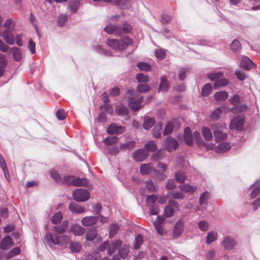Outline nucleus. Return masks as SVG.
Segmentation results:
<instances>
[{
    "label": "nucleus",
    "instance_id": "40",
    "mask_svg": "<svg viewBox=\"0 0 260 260\" xmlns=\"http://www.w3.org/2000/svg\"><path fill=\"white\" fill-rule=\"evenodd\" d=\"M231 49L235 53H239L241 49V46L239 41L237 40H234L231 45Z\"/></svg>",
    "mask_w": 260,
    "mask_h": 260
},
{
    "label": "nucleus",
    "instance_id": "50",
    "mask_svg": "<svg viewBox=\"0 0 260 260\" xmlns=\"http://www.w3.org/2000/svg\"><path fill=\"white\" fill-rule=\"evenodd\" d=\"M50 175L53 179L56 182L60 183L62 181V179L60 177V175L55 170L50 171Z\"/></svg>",
    "mask_w": 260,
    "mask_h": 260
},
{
    "label": "nucleus",
    "instance_id": "14",
    "mask_svg": "<svg viewBox=\"0 0 260 260\" xmlns=\"http://www.w3.org/2000/svg\"><path fill=\"white\" fill-rule=\"evenodd\" d=\"M70 231L75 236H81L84 235L85 232V228L81 226V225L75 224L72 225L70 228Z\"/></svg>",
    "mask_w": 260,
    "mask_h": 260
},
{
    "label": "nucleus",
    "instance_id": "19",
    "mask_svg": "<svg viewBox=\"0 0 260 260\" xmlns=\"http://www.w3.org/2000/svg\"><path fill=\"white\" fill-rule=\"evenodd\" d=\"M45 239L48 241H51L54 244H61V241H60V236L57 235H53L50 233H47L45 236Z\"/></svg>",
    "mask_w": 260,
    "mask_h": 260
},
{
    "label": "nucleus",
    "instance_id": "55",
    "mask_svg": "<svg viewBox=\"0 0 260 260\" xmlns=\"http://www.w3.org/2000/svg\"><path fill=\"white\" fill-rule=\"evenodd\" d=\"M174 125L172 122H168L166 124L164 131V135H168L170 134L173 130Z\"/></svg>",
    "mask_w": 260,
    "mask_h": 260
},
{
    "label": "nucleus",
    "instance_id": "52",
    "mask_svg": "<svg viewBox=\"0 0 260 260\" xmlns=\"http://www.w3.org/2000/svg\"><path fill=\"white\" fill-rule=\"evenodd\" d=\"M116 112L119 115H126L128 113V111L126 107L120 105L117 107Z\"/></svg>",
    "mask_w": 260,
    "mask_h": 260
},
{
    "label": "nucleus",
    "instance_id": "2",
    "mask_svg": "<svg viewBox=\"0 0 260 260\" xmlns=\"http://www.w3.org/2000/svg\"><path fill=\"white\" fill-rule=\"evenodd\" d=\"M127 93L131 95L128 96V105L129 108L135 111L140 109L141 107V104L143 101V97L137 96L136 92L133 90H127Z\"/></svg>",
    "mask_w": 260,
    "mask_h": 260
},
{
    "label": "nucleus",
    "instance_id": "20",
    "mask_svg": "<svg viewBox=\"0 0 260 260\" xmlns=\"http://www.w3.org/2000/svg\"><path fill=\"white\" fill-rule=\"evenodd\" d=\"M216 142H220L225 140L228 137V135L223 133L221 130L216 129L213 132Z\"/></svg>",
    "mask_w": 260,
    "mask_h": 260
},
{
    "label": "nucleus",
    "instance_id": "18",
    "mask_svg": "<svg viewBox=\"0 0 260 260\" xmlns=\"http://www.w3.org/2000/svg\"><path fill=\"white\" fill-rule=\"evenodd\" d=\"M13 245V242L12 239L10 236H7L3 238L0 244V247L3 249H8Z\"/></svg>",
    "mask_w": 260,
    "mask_h": 260
},
{
    "label": "nucleus",
    "instance_id": "15",
    "mask_svg": "<svg viewBox=\"0 0 260 260\" xmlns=\"http://www.w3.org/2000/svg\"><path fill=\"white\" fill-rule=\"evenodd\" d=\"M183 223L179 221H178L175 225L173 230V236L174 238H178L179 237L182 233L183 231Z\"/></svg>",
    "mask_w": 260,
    "mask_h": 260
},
{
    "label": "nucleus",
    "instance_id": "46",
    "mask_svg": "<svg viewBox=\"0 0 260 260\" xmlns=\"http://www.w3.org/2000/svg\"><path fill=\"white\" fill-rule=\"evenodd\" d=\"M118 141V138L115 136L108 137L104 140V142L107 145H111Z\"/></svg>",
    "mask_w": 260,
    "mask_h": 260
},
{
    "label": "nucleus",
    "instance_id": "37",
    "mask_svg": "<svg viewBox=\"0 0 260 260\" xmlns=\"http://www.w3.org/2000/svg\"><path fill=\"white\" fill-rule=\"evenodd\" d=\"M144 148L147 152H154L157 149V146L154 141H150L145 145Z\"/></svg>",
    "mask_w": 260,
    "mask_h": 260
},
{
    "label": "nucleus",
    "instance_id": "22",
    "mask_svg": "<svg viewBox=\"0 0 260 260\" xmlns=\"http://www.w3.org/2000/svg\"><path fill=\"white\" fill-rule=\"evenodd\" d=\"M179 188L181 191L188 192L191 194H193L197 189L196 186L191 185L188 184L180 185H179Z\"/></svg>",
    "mask_w": 260,
    "mask_h": 260
},
{
    "label": "nucleus",
    "instance_id": "43",
    "mask_svg": "<svg viewBox=\"0 0 260 260\" xmlns=\"http://www.w3.org/2000/svg\"><path fill=\"white\" fill-rule=\"evenodd\" d=\"M175 179L178 183H183L186 179V176L183 172H178L175 175Z\"/></svg>",
    "mask_w": 260,
    "mask_h": 260
},
{
    "label": "nucleus",
    "instance_id": "32",
    "mask_svg": "<svg viewBox=\"0 0 260 260\" xmlns=\"http://www.w3.org/2000/svg\"><path fill=\"white\" fill-rule=\"evenodd\" d=\"M202 133L205 140L210 141L212 139V133L208 127H203L202 129Z\"/></svg>",
    "mask_w": 260,
    "mask_h": 260
},
{
    "label": "nucleus",
    "instance_id": "30",
    "mask_svg": "<svg viewBox=\"0 0 260 260\" xmlns=\"http://www.w3.org/2000/svg\"><path fill=\"white\" fill-rule=\"evenodd\" d=\"M72 185L74 186H84L87 184L88 180L86 178H75L73 176L72 179Z\"/></svg>",
    "mask_w": 260,
    "mask_h": 260
},
{
    "label": "nucleus",
    "instance_id": "16",
    "mask_svg": "<svg viewBox=\"0 0 260 260\" xmlns=\"http://www.w3.org/2000/svg\"><path fill=\"white\" fill-rule=\"evenodd\" d=\"M170 84L166 76H163L160 78V83L158 89L159 91L166 92L169 88Z\"/></svg>",
    "mask_w": 260,
    "mask_h": 260
},
{
    "label": "nucleus",
    "instance_id": "5",
    "mask_svg": "<svg viewBox=\"0 0 260 260\" xmlns=\"http://www.w3.org/2000/svg\"><path fill=\"white\" fill-rule=\"evenodd\" d=\"M149 156V153L143 149H138L133 154V158L137 161H142Z\"/></svg>",
    "mask_w": 260,
    "mask_h": 260
},
{
    "label": "nucleus",
    "instance_id": "29",
    "mask_svg": "<svg viewBox=\"0 0 260 260\" xmlns=\"http://www.w3.org/2000/svg\"><path fill=\"white\" fill-rule=\"evenodd\" d=\"M97 230L95 229H90L85 234L86 240L89 241H93L97 236Z\"/></svg>",
    "mask_w": 260,
    "mask_h": 260
},
{
    "label": "nucleus",
    "instance_id": "4",
    "mask_svg": "<svg viewBox=\"0 0 260 260\" xmlns=\"http://www.w3.org/2000/svg\"><path fill=\"white\" fill-rule=\"evenodd\" d=\"M244 119L243 117L238 116L232 119L230 127L231 129H235L237 131H241L243 128Z\"/></svg>",
    "mask_w": 260,
    "mask_h": 260
},
{
    "label": "nucleus",
    "instance_id": "45",
    "mask_svg": "<svg viewBox=\"0 0 260 260\" xmlns=\"http://www.w3.org/2000/svg\"><path fill=\"white\" fill-rule=\"evenodd\" d=\"M222 110L220 108H216L210 115V118L213 120H217L221 114Z\"/></svg>",
    "mask_w": 260,
    "mask_h": 260
},
{
    "label": "nucleus",
    "instance_id": "53",
    "mask_svg": "<svg viewBox=\"0 0 260 260\" xmlns=\"http://www.w3.org/2000/svg\"><path fill=\"white\" fill-rule=\"evenodd\" d=\"M174 212V209L170 205H167L164 210V213L167 217L173 216Z\"/></svg>",
    "mask_w": 260,
    "mask_h": 260
},
{
    "label": "nucleus",
    "instance_id": "28",
    "mask_svg": "<svg viewBox=\"0 0 260 260\" xmlns=\"http://www.w3.org/2000/svg\"><path fill=\"white\" fill-rule=\"evenodd\" d=\"M153 170L151 164H142L140 166V171L142 175L149 174Z\"/></svg>",
    "mask_w": 260,
    "mask_h": 260
},
{
    "label": "nucleus",
    "instance_id": "35",
    "mask_svg": "<svg viewBox=\"0 0 260 260\" xmlns=\"http://www.w3.org/2000/svg\"><path fill=\"white\" fill-rule=\"evenodd\" d=\"M70 248L72 252H79L81 249V245L80 243L72 241L70 244Z\"/></svg>",
    "mask_w": 260,
    "mask_h": 260
},
{
    "label": "nucleus",
    "instance_id": "41",
    "mask_svg": "<svg viewBox=\"0 0 260 260\" xmlns=\"http://www.w3.org/2000/svg\"><path fill=\"white\" fill-rule=\"evenodd\" d=\"M217 233L215 232H210L206 238V243L208 244L215 241L217 238Z\"/></svg>",
    "mask_w": 260,
    "mask_h": 260
},
{
    "label": "nucleus",
    "instance_id": "42",
    "mask_svg": "<svg viewBox=\"0 0 260 260\" xmlns=\"http://www.w3.org/2000/svg\"><path fill=\"white\" fill-rule=\"evenodd\" d=\"M212 87L211 84L207 83L204 85L202 90V94L204 96H208L211 92Z\"/></svg>",
    "mask_w": 260,
    "mask_h": 260
},
{
    "label": "nucleus",
    "instance_id": "10",
    "mask_svg": "<svg viewBox=\"0 0 260 260\" xmlns=\"http://www.w3.org/2000/svg\"><path fill=\"white\" fill-rule=\"evenodd\" d=\"M136 142L134 141H131L127 143H121L119 145V147H115L114 150L115 153H118L120 150L126 151L127 150H131L135 147Z\"/></svg>",
    "mask_w": 260,
    "mask_h": 260
},
{
    "label": "nucleus",
    "instance_id": "60",
    "mask_svg": "<svg viewBox=\"0 0 260 260\" xmlns=\"http://www.w3.org/2000/svg\"><path fill=\"white\" fill-rule=\"evenodd\" d=\"M119 229V226L116 224L111 225L110 228V234L109 236L112 238L117 233Z\"/></svg>",
    "mask_w": 260,
    "mask_h": 260
},
{
    "label": "nucleus",
    "instance_id": "38",
    "mask_svg": "<svg viewBox=\"0 0 260 260\" xmlns=\"http://www.w3.org/2000/svg\"><path fill=\"white\" fill-rule=\"evenodd\" d=\"M62 219V215L61 212L55 213L51 217V221L53 224H56L59 223Z\"/></svg>",
    "mask_w": 260,
    "mask_h": 260
},
{
    "label": "nucleus",
    "instance_id": "21",
    "mask_svg": "<svg viewBox=\"0 0 260 260\" xmlns=\"http://www.w3.org/2000/svg\"><path fill=\"white\" fill-rule=\"evenodd\" d=\"M69 209L72 212L76 213H82L85 212V209L75 203H71L69 205Z\"/></svg>",
    "mask_w": 260,
    "mask_h": 260
},
{
    "label": "nucleus",
    "instance_id": "63",
    "mask_svg": "<svg viewBox=\"0 0 260 260\" xmlns=\"http://www.w3.org/2000/svg\"><path fill=\"white\" fill-rule=\"evenodd\" d=\"M73 179V176H66L62 179L61 183L66 184L68 185H72V179Z\"/></svg>",
    "mask_w": 260,
    "mask_h": 260
},
{
    "label": "nucleus",
    "instance_id": "1",
    "mask_svg": "<svg viewBox=\"0 0 260 260\" xmlns=\"http://www.w3.org/2000/svg\"><path fill=\"white\" fill-rule=\"evenodd\" d=\"M106 43L108 46L113 49L122 50L127 46L132 45L133 41L129 37H126L120 40L108 39Z\"/></svg>",
    "mask_w": 260,
    "mask_h": 260
},
{
    "label": "nucleus",
    "instance_id": "34",
    "mask_svg": "<svg viewBox=\"0 0 260 260\" xmlns=\"http://www.w3.org/2000/svg\"><path fill=\"white\" fill-rule=\"evenodd\" d=\"M12 53L15 61H19L22 58V54L19 48L13 47L12 48Z\"/></svg>",
    "mask_w": 260,
    "mask_h": 260
},
{
    "label": "nucleus",
    "instance_id": "51",
    "mask_svg": "<svg viewBox=\"0 0 260 260\" xmlns=\"http://www.w3.org/2000/svg\"><path fill=\"white\" fill-rule=\"evenodd\" d=\"M137 67L141 70L149 71L151 70V66L147 63L141 62L137 64Z\"/></svg>",
    "mask_w": 260,
    "mask_h": 260
},
{
    "label": "nucleus",
    "instance_id": "57",
    "mask_svg": "<svg viewBox=\"0 0 260 260\" xmlns=\"http://www.w3.org/2000/svg\"><path fill=\"white\" fill-rule=\"evenodd\" d=\"M136 78L139 82H147L149 80V78L147 76L141 73L137 74Z\"/></svg>",
    "mask_w": 260,
    "mask_h": 260
},
{
    "label": "nucleus",
    "instance_id": "64",
    "mask_svg": "<svg viewBox=\"0 0 260 260\" xmlns=\"http://www.w3.org/2000/svg\"><path fill=\"white\" fill-rule=\"evenodd\" d=\"M235 75L237 78L241 81L245 80L246 77V74L245 72L241 70L236 71L235 72Z\"/></svg>",
    "mask_w": 260,
    "mask_h": 260
},
{
    "label": "nucleus",
    "instance_id": "59",
    "mask_svg": "<svg viewBox=\"0 0 260 260\" xmlns=\"http://www.w3.org/2000/svg\"><path fill=\"white\" fill-rule=\"evenodd\" d=\"M209 192L207 191L204 192L200 196L199 199V203L201 205L205 203L208 200Z\"/></svg>",
    "mask_w": 260,
    "mask_h": 260
},
{
    "label": "nucleus",
    "instance_id": "39",
    "mask_svg": "<svg viewBox=\"0 0 260 260\" xmlns=\"http://www.w3.org/2000/svg\"><path fill=\"white\" fill-rule=\"evenodd\" d=\"M21 250L19 247H16L10 250L6 255V259L8 260L10 258L14 257L15 255H18L20 253Z\"/></svg>",
    "mask_w": 260,
    "mask_h": 260
},
{
    "label": "nucleus",
    "instance_id": "61",
    "mask_svg": "<svg viewBox=\"0 0 260 260\" xmlns=\"http://www.w3.org/2000/svg\"><path fill=\"white\" fill-rule=\"evenodd\" d=\"M198 227L202 231H207L209 228V224L207 222L203 220L199 222Z\"/></svg>",
    "mask_w": 260,
    "mask_h": 260
},
{
    "label": "nucleus",
    "instance_id": "56",
    "mask_svg": "<svg viewBox=\"0 0 260 260\" xmlns=\"http://www.w3.org/2000/svg\"><path fill=\"white\" fill-rule=\"evenodd\" d=\"M129 252V251L127 247H122L119 250L118 255L121 258H125L127 256Z\"/></svg>",
    "mask_w": 260,
    "mask_h": 260
},
{
    "label": "nucleus",
    "instance_id": "7",
    "mask_svg": "<svg viewBox=\"0 0 260 260\" xmlns=\"http://www.w3.org/2000/svg\"><path fill=\"white\" fill-rule=\"evenodd\" d=\"M222 245L225 249L231 250L237 245V242L232 237L226 236L223 238Z\"/></svg>",
    "mask_w": 260,
    "mask_h": 260
},
{
    "label": "nucleus",
    "instance_id": "49",
    "mask_svg": "<svg viewBox=\"0 0 260 260\" xmlns=\"http://www.w3.org/2000/svg\"><path fill=\"white\" fill-rule=\"evenodd\" d=\"M137 90L140 92H146L150 90V87L148 84H141L137 86Z\"/></svg>",
    "mask_w": 260,
    "mask_h": 260
},
{
    "label": "nucleus",
    "instance_id": "58",
    "mask_svg": "<svg viewBox=\"0 0 260 260\" xmlns=\"http://www.w3.org/2000/svg\"><path fill=\"white\" fill-rule=\"evenodd\" d=\"M161 124L160 125L157 124L154 128L153 130V135L154 137L156 138H159L161 136V134L160 131L161 130Z\"/></svg>",
    "mask_w": 260,
    "mask_h": 260
},
{
    "label": "nucleus",
    "instance_id": "36",
    "mask_svg": "<svg viewBox=\"0 0 260 260\" xmlns=\"http://www.w3.org/2000/svg\"><path fill=\"white\" fill-rule=\"evenodd\" d=\"M121 244L122 241L120 240L113 242L112 243V247H110L108 249V253L109 255H111L114 250L119 248L121 246Z\"/></svg>",
    "mask_w": 260,
    "mask_h": 260
},
{
    "label": "nucleus",
    "instance_id": "54",
    "mask_svg": "<svg viewBox=\"0 0 260 260\" xmlns=\"http://www.w3.org/2000/svg\"><path fill=\"white\" fill-rule=\"evenodd\" d=\"M80 3L79 1L71 2L69 4V7L70 10L73 12H76L79 6Z\"/></svg>",
    "mask_w": 260,
    "mask_h": 260
},
{
    "label": "nucleus",
    "instance_id": "27",
    "mask_svg": "<svg viewBox=\"0 0 260 260\" xmlns=\"http://www.w3.org/2000/svg\"><path fill=\"white\" fill-rule=\"evenodd\" d=\"M231 148L230 144L227 142L220 143L215 149V151L218 153L226 152Z\"/></svg>",
    "mask_w": 260,
    "mask_h": 260
},
{
    "label": "nucleus",
    "instance_id": "9",
    "mask_svg": "<svg viewBox=\"0 0 260 260\" xmlns=\"http://www.w3.org/2000/svg\"><path fill=\"white\" fill-rule=\"evenodd\" d=\"M119 26L109 23L105 28L104 30L108 34H114L121 37V31Z\"/></svg>",
    "mask_w": 260,
    "mask_h": 260
},
{
    "label": "nucleus",
    "instance_id": "47",
    "mask_svg": "<svg viewBox=\"0 0 260 260\" xmlns=\"http://www.w3.org/2000/svg\"><path fill=\"white\" fill-rule=\"evenodd\" d=\"M143 242V238L141 234H139L135 238L134 247L135 249H138Z\"/></svg>",
    "mask_w": 260,
    "mask_h": 260
},
{
    "label": "nucleus",
    "instance_id": "24",
    "mask_svg": "<svg viewBox=\"0 0 260 260\" xmlns=\"http://www.w3.org/2000/svg\"><path fill=\"white\" fill-rule=\"evenodd\" d=\"M120 30L121 31V36L125 34L131 33L133 30V27L130 23L125 22L122 24V26H119Z\"/></svg>",
    "mask_w": 260,
    "mask_h": 260
},
{
    "label": "nucleus",
    "instance_id": "25",
    "mask_svg": "<svg viewBox=\"0 0 260 260\" xmlns=\"http://www.w3.org/2000/svg\"><path fill=\"white\" fill-rule=\"evenodd\" d=\"M155 120L154 118L146 116L144 119L143 127L144 129H149L154 124Z\"/></svg>",
    "mask_w": 260,
    "mask_h": 260
},
{
    "label": "nucleus",
    "instance_id": "12",
    "mask_svg": "<svg viewBox=\"0 0 260 260\" xmlns=\"http://www.w3.org/2000/svg\"><path fill=\"white\" fill-rule=\"evenodd\" d=\"M125 128L121 126H118L116 124H110L107 129V133L109 134H120L124 133Z\"/></svg>",
    "mask_w": 260,
    "mask_h": 260
},
{
    "label": "nucleus",
    "instance_id": "8",
    "mask_svg": "<svg viewBox=\"0 0 260 260\" xmlns=\"http://www.w3.org/2000/svg\"><path fill=\"white\" fill-rule=\"evenodd\" d=\"M165 146L169 152L173 149H176L178 147V143L175 139L171 137H168L165 140Z\"/></svg>",
    "mask_w": 260,
    "mask_h": 260
},
{
    "label": "nucleus",
    "instance_id": "23",
    "mask_svg": "<svg viewBox=\"0 0 260 260\" xmlns=\"http://www.w3.org/2000/svg\"><path fill=\"white\" fill-rule=\"evenodd\" d=\"M248 107L245 104L240 105H235L234 107L230 109V111L234 114H237L247 111Z\"/></svg>",
    "mask_w": 260,
    "mask_h": 260
},
{
    "label": "nucleus",
    "instance_id": "17",
    "mask_svg": "<svg viewBox=\"0 0 260 260\" xmlns=\"http://www.w3.org/2000/svg\"><path fill=\"white\" fill-rule=\"evenodd\" d=\"M184 139L188 146H191L193 143L191 131L190 127H187L184 129Z\"/></svg>",
    "mask_w": 260,
    "mask_h": 260
},
{
    "label": "nucleus",
    "instance_id": "3",
    "mask_svg": "<svg viewBox=\"0 0 260 260\" xmlns=\"http://www.w3.org/2000/svg\"><path fill=\"white\" fill-rule=\"evenodd\" d=\"M73 199L78 202H85L90 198L89 192L84 189L79 188L73 191Z\"/></svg>",
    "mask_w": 260,
    "mask_h": 260
},
{
    "label": "nucleus",
    "instance_id": "62",
    "mask_svg": "<svg viewBox=\"0 0 260 260\" xmlns=\"http://www.w3.org/2000/svg\"><path fill=\"white\" fill-rule=\"evenodd\" d=\"M223 76V74L221 72L216 73H211L208 75V78L211 80H218L220 77Z\"/></svg>",
    "mask_w": 260,
    "mask_h": 260
},
{
    "label": "nucleus",
    "instance_id": "11",
    "mask_svg": "<svg viewBox=\"0 0 260 260\" xmlns=\"http://www.w3.org/2000/svg\"><path fill=\"white\" fill-rule=\"evenodd\" d=\"M3 37L5 42L10 44L13 45L15 43L14 36L11 30H5L2 33Z\"/></svg>",
    "mask_w": 260,
    "mask_h": 260
},
{
    "label": "nucleus",
    "instance_id": "26",
    "mask_svg": "<svg viewBox=\"0 0 260 260\" xmlns=\"http://www.w3.org/2000/svg\"><path fill=\"white\" fill-rule=\"evenodd\" d=\"M250 189L252 190L251 198H254L260 192V180H257L254 184L251 186Z\"/></svg>",
    "mask_w": 260,
    "mask_h": 260
},
{
    "label": "nucleus",
    "instance_id": "48",
    "mask_svg": "<svg viewBox=\"0 0 260 260\" xmlns=\"http://www.w3.org/2000/svg\"><path fill=\"white\" fill-rule=\"evenodd\" d=\"M15 26V22L12 19L6 20L4 24V27L6 28V30H12Z\"/></svg>",
    "mask_w": 260,
    "mask_h": 260
},
{
    "label": "nucleus",
    "instance_id": "6",
    "mask_svg": "<svg viewBox=\"0 0 260 260\" xmlns=\"http://www.w3.org/2000/svg\"><path fill=\"white\" fill-rule=\"evenodd\" d=\"M240 66L241 68L246 71H249L255 67V64L248 57L245 56L242 57Z\"/></svg>",
    "mask_w": 260,
    "mask_h": 260
},
{
    "label": "nucleus",
    "instance_id": "13",
    "mask_svg": "<svg viewBox=\"0 0 260 260\" xmlns=\"http://www.w3.org/2000/svg\"><path fill=\"white\" fill-rule=\"evenodd\" d=\"M99 217L93 216H85L82 218L81 223L85 226H92L96 223Z\"/></svg>",
    "mask_w": 260,
    "mask_h": 260
},
{
    "label": "nucleus",
    "instance_id": "44",
    "mask_svg": "<svg viewBox=\"0 0 260 260\" xmlns=\"http://www.w3.org/2000/svg\"><path fill=\"white\" fill-rule=\"evenodd\" d=\"M229 80L225 78H221L217 80L214 84L215 88L225 86L229 84Z\"/></svg>",
    "mask_w": 260,
    "mask_h": 260
},
{
    "label": "nucleus",
    "instance_id": "31",
    "mask_svg": "<svg viewBox=\"0 0 260 260\" xmlns=\"http://www.w3.org/2000/svg\"><path fill=\"white\" fill-rule=\"evenodd\" d=\"M68 221L64 220L61 225L54 226V231L58 234L63 233L68 226Z\"/></svg>",
    "mask_w": 260,
    "mask_h": 260
},
{
    "label": "nucleus",
    "instance_id": "33",
    "mask_svg": "<svg viewBox=\"0 0 260 260\" xmlns=\"http://www.w3.org/2000/svg\"><path fill=\"white\" fill-rule=\"evenodd\" d=\"M228 93L225 91L217 92L214 94V98L218 101H223L227 99Z\"/></svg>",
    "mask_w": 260,
    "mask_h": 260
}]
</instances>
